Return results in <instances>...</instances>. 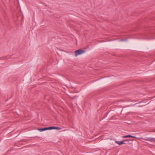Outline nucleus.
Returning a JSON list of instances; mask_svg holds the SVG:
<instances>
[{"label":"nucleus","mask_w":155,"mask_h":155,"mask_svg":"<svg viewBox=\"0 0 155 155\" xmlns=\"http://www.w3.org/2000/svg\"><path fill=\"white\" fill-rule=\"evenodd\" d=\"M140 106V107H142V106Z\"/></svg>","instance_id":"obj_10"},{"label":"nucleus","mask_w":155,"mask_h":155,"mask_svg":"<svg viewBox=\"0 0 155 155\" xmlns=\"http://www.w3.org/2000/svg\"><path fill=\"white\" fill-rule=\"evenodd\" d=\"M126 41V40L124 39H122L120 40V41Z\"/></svg>","instance_id":"obj_8"},{"label":"nucleus","mask_w":155,"mask_h":155,"mask_svg":"<svg viewBox=\"0 0 155 155\" xmlns=\"http://www.w3.org/2000/svg\"><path fill=\"white\" fill-rule=\"evenodd\" d=\"M38 130L40 132H42V131H44L47 130L48 129H47V127L43 128H39L38 129Z\"/></svg>","instance_id":"obj_4"},{"label":"nucleus","mask_w":155,"mask_h":155,"mask_svg":"<svg viewBox=\"0 0 155 155\" xmlns=\"http://www.w3.org/2000/svg\"><path fill=\"white\" fill-rule=\"evenodd\" d=\"M137 104V103H136V104H135V105L136 104Z\"/></svg>","instance_id":"obj_11"},{"label":"nucleus","mask_w":155,"mask_h":155,"mask_svg":"<svg viewBox=\"0 0 155 155\" xmlns=\"http://www.w3.org/2000/svg\"><path fill=\"white\" fill-rule=\"evenodd\" d=\"M129 140H124L121 141H116L115 142L119 145H121L123 144H126V143H124V141H128Z\"/></svg>","instance_id":"obj_2"},{"label":"nucleus","mask_w":155,"mask_h":155,"mask_svg":"<svg viewBox=\"0 0 155 155\" xmlns=\"http://www.w3.org/2000/svg\"><path fill=\"white\" fill-rule=\"evenodd\" d=\"M85 51L82 49H79L75 51V55L77 56L78 55L81 54L85 52Z\"/></svg>","instance_id":"obj_1"},{"label":"nucleus","mask_w":155,"mask_h":155,"mask_svg":"<svg viewBox=\"0 0 155 155\" xmlns=\"http://www.w3.org/2000/svg\"><path fill=\"white\" fill-rule=\"evenodd\" d=\"M61 127H55V129H54L57 130H61Z\"/></svg>","instance_id":"obj_7"},{"label":"nucleus","mask_w":155,"mask_h":155,"mask_svg":"<svg viewBox=\"0 0 155 155\" xmlns=\"http://www.w3.org/2000/svg\"><path fill=\"white\" fill-rule=\"evenodd\" d=\"M123 138H128V137H132L134 138H137L136 137L134 136H132L130 135H128L124 136L123 137Z\"/></svg>","instance_id":"obj_5"},{"label":"nucleus","mask_w":155,"mask_h":155,"mask_svg":"<svg viewBox=\"0 0 155 155\" xmlns=\"http://www.w3.org/2000/svg\"><path fill=\"white\" fill-rule=\"evenodd\" d=\"M145 140L149 141H150L151 142H155V138H147L146 139H145Z\"/></svg>","instance_id":"obj_3"},{"label":"nucleus","mask_w":155,"mask_h":155,"mask_svg":"<svg viewBox=\"0 0 155 155\" xmlns=\"http://www.w3.org/2000/svg\"><path fill=\"white\" fill-rule=\"evenodd\" d=\"M4 59V58H3V57L0 58V59Z\"/></svg>","instance_id":"obj_9"},{"label":"nucleus","mask_w":155,"mask_h":155,"mask_svg":"<svg viewBox=\"0 0 155 155\" xmlns=\"http://www.w3.org/2000/svg\"><path fill=\"white\" fill-rule=\"evenodd\" d=\"M146 105V104H145V105H144V106H145V105Z\"/></svg>","instance_id":"obj_12"},{"label":"nucleus","mask_w":155,"mask_h":155,"mask_svg":"<svg viewBox=\"0 0 155 155\" xmlns=\"http://www.w3.org/2000/svg\"><path fill=\"white\" fill-rule=\"evenodd\" d=\"M48 130H51L55 129V126H51L47 127Z\"/></svg>","instance_id":"obj_6"}]
</instances>
